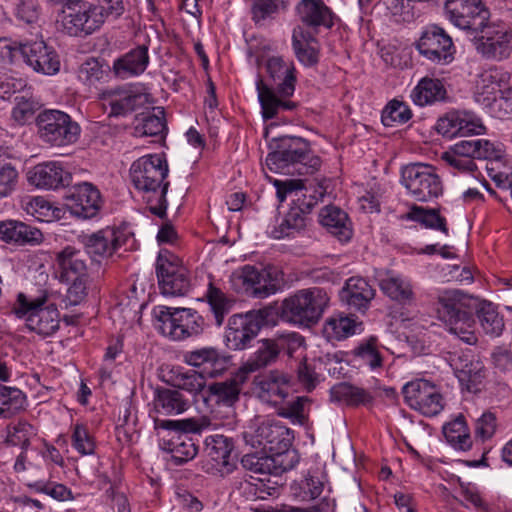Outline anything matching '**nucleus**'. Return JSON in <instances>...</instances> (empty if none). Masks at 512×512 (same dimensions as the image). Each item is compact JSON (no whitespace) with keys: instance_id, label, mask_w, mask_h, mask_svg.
<instances>
[{"instance_id":"nucleus-1","label":"nucleus","mask_w":512,"mask_h":512,"mask_svg":"<svg viewBox=\"0 0 512 512\" xmlns=\"http://www.w3.org/2000/svg\"><path fill=\"white\" fill-rule=\"evenodd\" d=\"M166 159L159 154L145 155L133 162L130 178L134 187L144 193L149 211L164 218L167 210L166 194L170 183L165 181L168 175Z\"/></svg>"},{"instance_id":"nucleus-2","label":"nucleus","mask_w":512,"mask_h":512,"mask_svg":"<svg viewBox=\"0 0 512 512\" xmlns=\"http://www.w3.org/2000/svg\"><path fill=\"white\" fill-rule=\"evenodd\" d=\"M265 163L272 172L299 175L313 174L321 166V160L313 154L310 143L296 136L277 139L275 149L268 153Z\"/></svg>"},{"instance_id":"nucleus-3","label":"nucleus","mask_w":512,"mask_h":512,"mask_svg":"<svg viewBox=\"0 0 512 512\" xmlns=\"http://www.w3.org/2000/svg\"><path fill=\"white\" fill-rule=\"evenodd\" d=\"M475 303V297L460 290H445L438 295L439 318L445 322L451 334L469 345L477 342L472 330L474 319L471 313Z\"/></svg>"},{"instance_id":"nucleus-4","label":"nucleus","mask_w":512,"mask_h":512,"mask_svg":"<svg viewBox=\"0 0 512 512\" xmlns=\"http://www.w3.org/2000/svg\"><path fill=\"white\" fill-rule=\"evenodd\" d=\"M329 300L327 292L322 288L299 290L282 301L280 318L294 325L310 326L319 321Z\"/></svg>"},{"instance_id":"nucleus-5","label":"nucleus","mask_w":512,"mask_h":512,"mask_svg":"<svg viewBox=\"0 0 512 512\" xmlns=\"http://www.w3.org/2000/svg\"><path fill=\"white\" fill-rule=\"evenodd\" d=\"M502 150L486 139L471 138L456 142L447 151L443 152L441 159L450 167L461 173L471 174L478 178L481 173L475 160H499Z\"/></svg>"},{"instance_id":"nucleus-6","label":"nucleus","mask_w":512,"mask_h":512,"mask_svg":"<svg viewBox=\"0 0 512 512\" xmlns=\"http://www.w3.org/2000/svg\"><path fill=\"white\" fill-rule=\"evenodd\" d=\"M156 327L172 340L198 336L205 328L204 318L191 308L158 306L154 309Z\"/></svg>"},{"instance_id":"nucleus-7","label":"nucleus","mask_w":512,"mask_h":512,"mask_svg":"<svg viewBox=\"0 0 512 512\" xmlns=\"http://www.w3.org/2000/svg\"><path fill=\"white\" fill-rule=\"evenodd\" d=\"M155 429H163L175 434L168 441V450L175 463L182 464L193 459L198 452L197 446L188 433H200L211 426L210 420L187 418L181 420H154Z\"/></svg>"},{"instance_id":"nucleus-8","label":"nucleus","mask_w":512,"mask_h":512,"mask_svg":"<svg viewBox=\"0 0 512 512\" xmlns=\"http://www.w3.org/2000/svg\"><path fill=\"white\" fill-rule=\"evenodd\" d=\"M18 307L15 313L25 319L27 328L45 338L52 336L60 327V314L54 304L44 306L47 295L44 293L36 298H28L24 294L18 295Z\"/></svg>"},{"instance_id":"nucleus-9","label":"nucleus","mask_w":512,"mask_h":512,"mask_svg":"<svg viewBox=\"0 0 512 512\" xmlns=\"http://www.w3.org/2000/svg\"><path fill=\"white\" fill-rule=\"evenodd\" d=\"M37 133L43 143L63 147L75 143L80 135V126L67 113L48 109L36 117Z\"/></svg>"},{"instance_id":"nucleus-10","label":"nucleus","mask_w":512,"mask_h":512,"mask_svg":"<svg viewBox=\"0 0 512 512\" xmlns=\"http://www.w3.org/2000/svg\"><path fill=\"white\" fill-rule=\"evenodd\" d=\"M243 439L251 447L270 453L291 447L294 435L292 430L279 421L256 419L244 431Z\"/></svg>"},{"instance_id":"nucleus-11","label":"nucleus","mask_w":512,"mask_h":512,"mask_svg":"<svg viewBox=\"0 0 512 512\" xmlns=\"http://www.w3.org/2000/svg\"><path fill=\"white\" fill-rule=\"evenodd\" d=\"M401 183L420 202H428L443 192L442 181L435 168L427 164L414 163L405 166L401 171Z\"/></svg>"},{"instance_id":"nucleus-12","label":"nucleus","mask_w":512,"mask_h":512,"mask_svg":"<svg viewBox=\"0 0 512 512\" xmlns=\"http://www.w3.org/2000/svg\"><path fill=\"white\" fill-rule=\"evenodd\" d=\"M475 34V48L487 60L502 61L512 52V33L502 22L482 24Z\"/></svg>"},{"instance_id":"nucleus-13","label":"nucleus","mask_w":512,"mask_h":512,"mask_svg":"<svg viewBox=\"0 0 512 512\" xmlns=\"http://www.w3.org/2000/svg\"><path fill=\"white\" fill-rule=\"evenodd\" d=\"M303 344V337L296 332L281 334L274 339H263L260 346L241 366L239 374H248L272 365L282 350L289 354Z\"/></svg>"},{"instance_id":"nucleus-14","label":"nucleus","mask_w":512,"mask_h":512,"mask_svg":"<svg viewBox=\"0 0 512 512\" xmlns=\"http://www.w3.org/2000/svg\"><path fill=\"white\" fill-rule=\"evenodd\" d=\"M156 274L162 294L184 296L191 288L188 270L168 251L160 252L156 263Z\"/></svg>"},{"instance_id":"nucleus-15","label":"nucleus","mask_w":512,"mask_h":512,"mask_svg":"<svg viewBox=\"0 0 512 512\" xmlns=\"http://www.w3.org/2000/svg\"><path fill=\"white\" fill-rule=\"evenodd\" d=\"M298 462V452L290 447L269 454H246L241 459V464L246 470L265 476H279L293 469Z\"/></svg>"},{"instance_id":"nucleus-16","label":"nucleus","mask_w":512,"mask_h":512,"mask_svg":"<svg viewBox=\"0 0 512 512\" xmlns=\"http://www.w3.org/2000/svg\"><path fill=\"white\" fill-rule=\"evenodd\" d=\"M445 14L457 28L471 33L479 30L490 19V10L483 0H446Z\"/></svg>"},{"instance_id":"nucleus-17","label":"nucleus","mask_w":512,"mask_h":512,"mask_svg":"<svg viewBox=\"0 0 512 512\" xmlns=\"http://www.w3.org/2000/svg\"><path fill=\"white\" fill-rule=\"evenodd\" d=\"M85 252L92 259L112 257L118 250L127 246L128 242L133 241L132 235L124 230L107 227L95 233L82 235L79 238Z\"/></svg>"},{"instance_id":"nucleus-18","label":"nucleus","mask_w":512,"mask_h":512,"mask_svg":"<svg viewBox=\"0 0 512 512\" xmlns=\"http://www.w3.org/2000/svg\"><path fill=\"white\" fill-rule=\"evenodd\" d=\"M402 393L406 403L425 416H435L444 408L442 395L427 380L419 379L405 384Z\"/></svg>"},{"instance_id":"nucleus-19","label":"nucleus","mask_w":512,"mask_h":512,"mask_svg":"<svg viewBox=\"0 0 512 512\" xmlns=\"http://www.w3.org/2000/svg\"><path fill=\"white\" fill-rule=\"evenodd\" d=\"M416 47L419 53L436 64H448L454 58L452 38L438 25H430L422 33Z\"/></svg>"},{"instance_id":"nucleus-20","label":"nucleus","mask_w":512,"mask_h":512,"mask_svg":"<svg viewBox=\"0 0 512 512\" xmlns=\"http://www.w3.org/2000/svg\"><path fill=\"white\" fill-rule=\"evenodd\" d=\"M19 51L25 63L37 73L52 76L60 71L58 53L42 39L19 44Z\"/></svg>"},{"instance_id":"nucleus-21","label":"nucleus","mask_w":512,"mask_h":512,"mask_svg":"<svg viewBox=\"0 0 512 512\" xmlns=\"http://www.w3.org/2000/svg\"><path fill=\"white\" fill-rule=\"evenodd\" d=\"M65 199L69 212L81 219L95 217L102 206L100 191L89 182L74 185Z\"/></svg>"},{"instance_id":"nucleus-22","label":"nucleus","mask_w":512,"mask_h":512,"mask_svg":"<svg viewBox=\"0 0 512 512\" xmlns=\"http://www.w3.org/2000/svg\"><path fill=\"white\" fill-rule=\"evenodd\" d=\"M435 129L443 137L452 139L457 136L481 135L485 131V126L480 119L470 113L450 111L437 120Z\"/></svg>"},{"instance_id":"nucleus-23","label":"nucleus","mask_w":512,"mask_h":512,"mask_svg":"<svg viewBox=\"0 0 512 512\" xmlns=\"http://www.w3.org/2000/svg\"><path fill=\"white\" fill-rule=\"evenodd\" d=\"M98 18L92 4L84 3L78 9L64 11L57 22L62 31L70 36H86L101 27Z\"/></svg>"},{"instance_id":"nucleus-24","label":"nucleus","mask_w":512,"mask_h":512,"mask_svg":"<svg viewBox=\"0 0 512 512\" xmlns=\"http://www.w3.org/2000/svg\"><path fill=\"white\" fill-rule=\"evenodd\" d=\"M294 14L300 26L308 30L330 29L334 25L335 14L324 0H299L294 7Z\"/></svg>"},{"instance_id":"nucleus-25","label":"nucleus","mask_w":512,"mask_h":512,"mask_svg":"<svg viewBox=\"0 0 512 512\" xmlns=\"http://www.w3.org/2000/svg\"><path fill=\"white\" fill-rule=\"evenodd\" d=\"M290 378L284 372L271 370L267 374L254 378V390L257 397L268 404L277 405L288 395Z\"/></svg>"},{"instance_id":"nucleus-26","label":"nucleus","mask_w":512,"mask_h":512,"mask_svg":"<svg viewBox=\"0 0 512 512\" xmlns=\"http://www.w3.org/2000/svg\"><path fill=\"white\" fill-rule=\"evenodd\" d=\"M101 99L111 108L109 116H124L151 103L148 94L123 88L103 91Z\"/></svg>"},{"instance_id":"nucleus-27","label":"nucleus","mask_w":512,"mask_h":512,"mask_svg":"<svg viewBox=\"0 0 512 512\" xmlns=\"http://www.w3.org/2000/svg\"><path fill=\"white\" fill-rule=\"evenodd\" d=\"M28 182L40 189L55 190L70 184L71 175L57 161L39 163L31 168Z\"/></svg>"},{"instance_id":"nucleus-28","label":"nucleus","mask_w":512,"mask_h":512,"mask_svg":"<svg viewBox=\"0 0 512 512\" xmlns=\"http://www.w3.org/2000/svg\"><path fill=\"white\" fill-rule=\"evenodd\" d=\"M55 266L61 282L72 278L88 277L87 258L84 252L68 245L55 253Z\"/></svg>"},{"instance_id":"nucleus-29","label":"nucleus","mask_w":512,"mask_h":512,"mask_svg":"<svg viewBox=\"0 0 512 512\" xmlns=\"http://www.w3.org/2000/svg\"><path fill=\"white\" fill-rule=\"evenodd\" d=\"M233 447L231 439L220 434L210 435L205 439V453L214 462L213 468L221 475L231 473L236 466L231 455Z\"/></svg>"},{"instance_id":"nucleus-30","label":"nucleus","mask_w":512,"mask_h":512,"mask_svg":"<svg viewBox=\"0 0 512 512\" xmlns=\"http://www.w3.org/2000/svg\"><path fill=\"white\" fill-rule=\"evenodd\" d=\"M257 324L249 319L247 314H234L228 320L225 341L229 349H246L258 335Z\"/></svg>"},{"instance_id":"nucleus-31","label":"nucleus","mask_w":512,"mask_h":512,"mask_svg":"<svg viewBox=\"0 0 512 512\" xmlns=\"http://www.w3.org/2000/svg\"><path fill=\"white\" fill-rule=\"evenodd\" d=\"M511 74L500 67H491L484 70L478 77L476 84V99L489 105L496 100L503 87L510 82Z\"/></svg>"},{"instance_id":"nucleus-32","label":"nucleus","mask_w":512,"mask_h":512,"mask_svg":"<svg viewBox=\"0 0 512 512\" xmlns=\"http://www.w3.org/2000/svg\"><path fill=\"white\" fill-rule=\"evenodd\" d=\"M266 69L276 85L277 93L284 98L292 96L296 83L293 62L281 56H272L267 60Z\"/></svg>"},{"instance_id":"nucleus-33","label":"nucleus","mask_w":512,"mask_h":512,"mask_svg":"<svg viewBox=\"0 0 512 512\" xmlns=\"http://www.w3.org/2000/svg\"><path fill=\"white\" fill-rule=\"evenodd\" d=\"M184 359L191 366L203 367L204 372L211 377L221 374L229 363V357L212 347L189 351L184 355Z\"/></svg>"},{"instance_id":"nucleus-34","label":"nucleus","mask_w":512,"mask_h":512,"mask_svg":"<svg viewBox=\"0 0 512 512\" xmlns=\"http://www.w3.org/2000/svg\"><path fill=\"white\" fill-rule=\"evenodd\" d=\"M0 239L17 245H37L43 241V234L24 222L6 220L0 222Z\"/></svg>"},{"instance_id":"nucleus-35","label":"nucleus","mask_w":512,"mask_h":512,"mask_svg":"<svg viewBox=\"0 0 512 512\" xmlns=\"http://www.w3.org/2000/svg\"><path fill=\"white\" fill-rule=\"evenodd\" d=\"M340 299L350 308L364 311L375 296L374 289L361 277H351L340 291Z\"/></svg>"},{"instance_id":"nucleus-36","label":"nucleus","mask_w":512,"mask_h":512,"mask_svg":"<svg viewBox=\"0 0 512 512\" xmlns=\"http://www.w3.org/2000/svg\"><path fill=\"white\" fill-rule=\"evenodd\" d=\"M319 221L340 242L351 239L353 230L345 211L336 206H326L319 213Z\"/></svg>"},{"instance_id":"nucleus-37","label":"nucleus","mask_w":512,"mask_h":512,"mask_svg":"<svg viewBox=\"0 0 512 512\" xmlns=\"http://www.w3.org/2000/svg\"><path fill=\"white\" fill-rule=\"evenodd\" d=\"M240 391L241 387L236 379L215 382L207 386L203 402L208 407L214 404L232 407L239 400Z\"/></svg>"},{"instance_id":"nucleus-38","label":"nucleus","mask_w":512,"mask_h":512,"mask_svg":"<svg viewBox=\"0 0 512 512\" xmlns=\"http://www.w3.org/2000/svg\"><path fill=\"white\" fill-rule=\"evenodd\" d=\"M149 64L148 47L140 45L118 58L113 65L115 73L121 78L142 74Z\"/></svg>"},{"instance_id":"nucleus-39","label":"nucleus","mask_w":512,"mask_h":512,"mask_svg":"<svg viewBox=\"0 0 512 512\" xmlns=\"http://www.w3.org/2000/svg\"><path fill=\"white\" fill-rule=\"evenodd\" d=\"M352 356L358 367H366L372 372H380L384 367V357L375 336L361 341L352 351Z\"/></svg>"},{"instance_id":"nucleus-40","label":"nucleus","mask_w":512,"mask_h":512,"mask_svg":"<svg viewBox=\"0 0 512 512\" xmlns=\"http://www.w3.org/2000/svg\"><path fill=\"white\" fill-rule=\"evenodd\" d=\"M317 40L310 30L296 26L292 32V46L297 59L305 66L318 62Z\"/></svg>"},{"instance_id":"nucleus-41","label":"nucleus","mask_w":512,"mask_h":512,"mask_svg":"<svg viewBox=\"0 0 512 512\" xmlns=\"http://www.w3.org/2000/svg\"><path fill=\"white\" fill-rule=\"evenodd\" d=\"M450 365L460 381L476 383L483 377V363L471 350L451 354Z\"/></svg>"},{"instance_id":"nucleus-42","label":"nucleus","mask_w":512,"mask_h":512,"mask_svg":"<svg viewBox=\"0 0 512 512\" xmlns=\"http://www.w3.org/2000/svg\"><path fill=\"white\" fill-rule=\"evenodd\" d=\"M446 98V88L437 78H422L411 92L412 101L420 107L445 101Z\"/></svg>"},{"instance_id":"nucleus-43","label":"nucleus","mask_w":512,"mask_h":512,"mask_svg":"<svg viewBox=\"0 0 512 512\" xmlns=\"http://www.w3.org/2000/svg\"><path fill=\"white\" fill-rule=\"evenodd\" d=\"M379 285L385 295L400 304H411L415 300L412 283L406 277L387 273Z\"/></svg>"},{"instance_id":"nucleus-44","label":"nucleus","mask_w":512,"mask_h":512,"mask_svg":"<svg viewBox=\"0 0 512 512\" xmlns=\"http://www.w3.org/2000/svg\"><path fill=\"white\" fill-rule=\"evenodd\" d=\"M189 401L177 389H157L154 397L155 412L161 415H178L189 408Z\"/></svg>"},{"instance_id":"nucleus-45","label":"nucleus","mask_w":512,"mask_h":512,"mask_svg":"<svg viewBox=\"0 0 512 512\" xmlns=\"http://www.w3.org/2000/svg\"><path fill=\"white\" fill-rule=\"evenodd\" d=\"M330 401L356 407L370 404L373 401V396L364 388L347 382H340L331 387Z\"/></svg>"},{"instance_id":"nucleus-46","label":"nucleus","mask_w":512,"mask_h":512,"mask_svg":"<svg viewBox=\"0 0 512 512\" xmlns=\"http://www.w3.org/2000/svg\"><path fill=\"white\" fill-rule=\"evenodd\" d=\"M475 302L473 309L476 310V315L485 334L491 337L500 336L505 325L496 307L491 302L478 298H475Z\"/></svg>"},{"instance_id":"nucleus-47","label":"nucleus","mask_w":512,"mask_h":512,"mask_svg":"<svg viewBox=\"0 0 512 512\" xmlns=\"http://www.w3.org/2000/svg\"><path fill=\"white\" fill-rule=\"evenodd\" d=\"M256 89L258 92V99L261 104L262 115L264 119L274 118L280 109L292 110L295 108L294 102L280 99L277 94L263 82L261 78H259L256 82Z\"/></svg>"},{"instance_id":"nucleus-48","label":"nucleus","mask_w":512,"mask_h":512,"mask_svg":"<svg viewBox=\"0 0 512 512\" xmlns=\"http://www.w3.org/2000/svg\"><path fill=\"white\" fill-rule=\"evenodd\" d=\"M135 133L139 136H158L166 129L165 112L162 107H152V112L136 116Z\"/></svg>"},{"instance_id":"nucleus-49","label":"nucleus","mask_w":512,"mask_h":512,"mask_svg":"<svg viewBox=\"0 0 512 512\" xmlns=\"http://www.w3.org/2000/svg\"><path fill=\"white\" fill-rule=\"evenodd\" d=\"M306 221L307 216L301 207H291L282 221L272 229L270 235L274 239L294 236L305 229Z\"/></svg>"},{"instance_id":"nucleus-50","label":"nucleus","mask_w":512,"mask_h":512,"mask_svg":"<svg viewBox=\"0 0 512 512\" xmlns=\"http://www.w3.org/2000/svg\"><path fill=\"white\" fill-rule=\"evenodd\" d=\"M205 297L213 314L215 324L218 327L221 326L234 305V299L211 281L208 284Z\"/></svg>"},{"instance_id":"nucleus-51","label":"nucleus","mask_w":512,"mask_h":512,"mask_svg":"<svg viewBox=\"0 0 512 512\" xmlns=\"http://www.w3.org/2000/svg\"><path fill=\"white\" fill-rule=\"evenodd\" d=\"M251 20L256 24H263L274 19L281 11L288 8L287 0H248Z\"/></svg>"},{"instance_id":"nucleus-52","label":"nucleus","mask_w":512,"mask_h":512,"mask_svg":"<svg viewBox=\"0 0 512 512\" xmlns=\"http://www.w3.org/2000/svg\"><path fill=\"white\" fill-rule=\"evenodd\" d=\"M25 394L16 387L0 384V418L9 419L24 408Z\"/></svg>"},{"instance_id":"nucleus-53","label":"nucleus","mask_w":512,"mask_h":512,"mask_svg":"<svg viewBox=\"0 0 512 512\" xmlns=\"http://www.w3.org/2000/svg\"><path fill=\"white\" fill-rule=\"evenodd\" d=\"M443 434L447 442L460 450H467L472 445L469 430L463 416H458L453 421L444 425Z\"/></svg>"},{"instance_id":"nucleus-54","label":"nucleus","mask_w":512,"mask_h":512,"mask_svg":"<svg viewBox=\"0 0 512 512\" xmlns=\"http://www.w3.org/2000/svg\"><path fill=\"white\" fill-rule=\"evenodd\" d=\"M6 432L5 442L11 446H19L21 450H27L31 438L36 435L34 427L24 420L9 424Z\"/></svg>"},{"instance_id":"nucleus-55","label":"nucleus","mask_w":512,"mask_h":512,"mask_svg":"<svg viewBox=\"0 0 512 512\" xmlns=\"http://www.w3.org/2000/svg\"><path fill=\"white\" fill-rule=\"evenodd\" d=\"M357 323L348 316L329 318L324 326V333L330 339L343 340L355 334Z\"/></svg>"},{"instance_id":"nucleus-56","label":"nucleus","mask_w":512,"mask_h":512,"mask_svg":"<svg viewBox=\"0 0 512 512\" xmlns=\"http://www.w3.org/2000/svg\"><path fill=\"white\" fill-rule=\"evenodd\" d=\"M408 218L424 224L428 228L437 229L448 234L446 219L440 216L436 209H426L420 206H412Z\"/></svg>"},{"instance_id":"nucleus-57","label":"nucleus","mask_w":512,"mask_h":512,"mask_svg":"<svg viewBox=\"0 0 512 512\" xmlns=\"http://www.w3.org/2000/svg\"><path fill=\"white\" fill-rule=\"evenodd\" d=\"M175 386L194 394L202 400L207 389L205 377L195 370L178 373L175 376Z\"/></svg>"},{"instance_id":"nucleus-58","label":"nucleus","mask_w":512,"mask_h":512,"mask_svg":"<svg viewBox=\"0 0 512 512\" xmlns=\"http://www.w3.org/2000/svg\"><path fill=\"white\" fill-rule=\"evenodd\" d=\"M412 118V111L407 104L396 99L391 100L382 111L381 120L385 126L405 124Z\"/></svg>"},{"instance_id":"nucleus-59","label":"nucleus","mask_w":512,"mask_h":512,"mask_svg":"<svg viewBox=\"0 0 512 512\" xmlns=\"http://www.w3.org/2000/svg\"><path fill=\"white\" fill-rule=\"evenodd\" d=\"M262 269H258L252 265H244L234 271L231 275V282L235 290L250 294L261 276Z\"/></svg>"},{"instance_id":"nucleus-60","label":"nucleus","mask_w":512,"mask_h":512,"mask_svg":"<svg viewBox=\"0 0 512 512\" xmlns=\"http://www.w3.org/2000/svg\"><path fill=\"white\" fill-rule=\"evenodd\" d=\"M311 399L307 396H298L281 407L278 414L284 418H289L293 423L304 425L308 420V408Z\"/></svg>"},{"instance_id":"nucleus-61","label":"nucleus","mask_w":512,"mask_h":512,"mask_svg":"<svg viewBox=\"0 0 512 512\" xmlns=\"http://www.w3.org/2000/svg\"><path fill=\"white\" fill-rule=\"evenodd\" d=\"M93 10L100 17L98 18L101 26L107 19H118L125 12L123 0H97V4H92Z\"/></svg>"},{"instance_id":"nucleus-62","label":"nucleus","mask_w":512,"mask_h":512,"mask_svg":"<svg viewBox=\"0 0 512 512\" xmlns=\"http://www.w3.org/2000/svg\"><path fill=\"white\" fill-rule=\"evenodd\" d=\"M279 289V281L277 275L267 269H262L261 276L256 281L255 286L249 295L256 298H266L277 292Z\"/></svg>"},{"instance_id":"nucleus-63","label":"nucleus","mask_w":512,"mask_h":512,"mask_svg":"<svg viewBox=\"0 0 512 512\" xmlns=\"http://www.w3.org/2000/svg\"><path fill=\"white\" fill-rule=\"evenodd\" d=\"M72 446L82 455H92L95 451V443L87 427L83 424H75L72 432Z\"/></svg>"},{"instance_id":"nucleus-64","label":"nucleus","mask_w":512,"mask_h":512,"mask_svg":"<svg viewBox=\"0 0 512 512\" xmlns=\"http://www.w3.org/2000/svg\"><path fill=\"white\" fill-rule=\"evenodd\" d=\"M38 109V102L31 97L24 95L15 96V106L12 110V117L19 124L26 123Z\"/></svg>"}]
</instances>
